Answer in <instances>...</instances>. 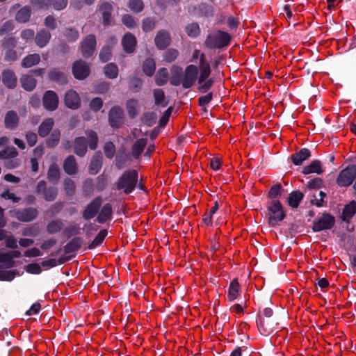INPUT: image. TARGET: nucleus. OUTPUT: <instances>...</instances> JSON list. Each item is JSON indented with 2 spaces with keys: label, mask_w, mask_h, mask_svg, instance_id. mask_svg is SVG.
I'll use <instances>...</instances> for the list:
<instances>
[{
  "label": "nucleus",
  "mask_w": 356,
  "mask_h": 356,
  "mask_svg": "<svg viewBox=\"0 0 356 356\" xmlns=\"http://www.w3.org/2000/svg\"><path fill=\"white\" fill-rule=\"evenodd\" d=\"M198 61L197 70H199V76H197L198 90L202 92H207L213 85L214 81L209 78L211 74L210 63L207 60L206 56L200 50H194L191 61Z\"/></svg>",
  "instance_id": "1"
},
{
  "label": "nucleus",
  "mask_w": 356,
  "mask_h": 356,
  "mask_svg": "<svg viewBox=\"0 0 356 356\" xmlns=\"http://www.w3.org/2000/svg\"><path fill=\"white\" fill-rule=\"evenodd\" d=\"M138 181V172L136 170H129L123 172L116 183L118 190L125 194L131 193L136 188Z\"/></svg>",
  "instance_id": "2"
},
{
  "label": "nucleus",
  "mask_w": 356,
  "mask_h": 356,
  "mask_svg": "<svg viewBox=\"0 0 356 356\" xmlns=\"http://www.w3.org/2000/svg\"><path fill=\"white\" fill-rule=\"evenodd\" d=\"M15 266V261L12 259L8 252H0V280L11 281L15 277V270H7Z\"/></svg>",
  "instance_id": "3"
},
{
  "label": "nucleus",
  "mask_w": 356,
  "mask_h": 356,
  "mask_svg": "<svg viewBox=\"0 0 356 356\" xmlns=\"http://www.w3.org/2000/svg\"><path fill=\"white\" fill-rule=\"evenodd\" d=\"M267 211L269 224L271 226H275L286 216L284 208L278 200L274 199L267 203Z\"/></svg>",
  "instance_id": "4"
},
{
  "label": "nucleus",
  "mask_w": 356,
  "mask_h": 356,
  "mask_svg": "<svg viewBox=\"0 0 356 356\" xmlns=\"http://www.w3.org/2000/svg\"><path fill=\"white\" fill-rule=\"evenodd\" d=\"M230 40L231 37L227 33L218 31L208 35L204 44L209 49H220L227 46Z\"/></svg>",
  "instance_id": "5"
},
{
  "label": "nucleus",
  "mask_w": 356,
  "mask_h": 356,
  "mask_svg": "<svg viewBox=\"0 0 356 356\" xmlns=\"http://www.w3.org/2000/svg\"><path fill=\"white\" fill-rule=\"evenodd\" d=\"M356 177V165H350L342 170L337 179V183L340 186H350Z\"/></svg>",
  "instance_id": "6"
},
{
  "label": "nucleus",
  "mask_w": 356,
  "mask_h": 356,
  "mask_svg": "<svg viewBox=\"0 0 356 356\" xmlns=\"http://www.w3.org/2000/svg\"><path fill=\"white\" fill-rule=\"evenodd\" d=\"M18 10L15 15V20L19 24L28 23L32 15L31 8L29 6H24L21 7L19 3L13 5L10 9V12Z\"/></svg>",
  "instance_id": "7"
},
{
  "label": "nucleus",
  "mask_w": 356,
  "mask_h": 356,
  "mask_svg": "<svg viewBox=\"0 0 356 356\" xmlns=\"http://www.w3.org/2000/svg\"><path fill=\"white\" fill-rule=\"evenodd\" d=\"M182 87L185 89L191 88L197 77V66L195 65H189L186 68L184 72H182Z\"/></svg>",
  "instance_id": "8"
},
{
  "label": "nucleus",
  "mask_w": 356,
  "mask_h": 356,
  "mask_svg": "<svg viewBox=\"0 0 356 356\" xmlns=\"http://www.w3.org/2000/svg\"><path fill=\"white\" fill-rule=\"evenodd\" d=\"M334 218L328 214L323 213L313 224V230L314 232H321L325 229H330L334 225Z\"/></svg>",
  "instance_id": "9"
},
{
  "label": "nucleus",
  "mask_w": 356,
  "mask_h": 356,
  "mask_svg": "<svg viewBox=\"0 0 356 356\" xmlns=\"http://www.w3.org/2000/svg\"><path fill=\"white\" fill-rule=\"evenodd\" d=\"M102 203V200L100 197H97L93 200H92L83 211V218L84 220H88L96 216L99 211Z\"/></svg>",
  "instance_id": "10"
},
{
  "label": "nucleus",
  "mask_w": 356,
  "mask_h": 356,
  "mask_svg": "<svg viewBox=\"0 0 356 356\" xmlns=\"http://www.w3.org/2000/svg\"><path fill=\"white\" fill-rule=\"evenodd\" d=\"M36 192L41 193L44 200L49 202L54 200L58 194L57 188L55 187L47 188L44 181H40L38 183Z\"/></svg>",
  "instance_id": "11"
},
{
  "label": "nucleus",
  "mask_w": 356,
  "mask_h": 356,
  "mask_svg": "<svg viewBox=\"0 0 356 356\" xmlns=\"http://www.w3.org/2000/svg\"><path fill=\"white\" fill-rule=\"evenodd\" d=\"M72 73L76 79L83 80L88 76L90 67L86 62L77 60L73 64Z\"/></svg>",
  "instance_id": "12"
},
{
  "label": "nucleus",
  "mask_w": 356,
  "mask_h": 356,
  "mask_svg": "<svg viewBox=\"0 0 356 356\" xmlns=\"http://www.w3.org/2000/svg\"><path fill=\"white\" fill-rule=\"evenodd\" d=\"M96 47V38L94 35H88L82 41L81 50L83 57L88 58L91 56Z\"/></svg>",
  "instance_id": "13"
},
{
  "label": "nucleus",
  "mask_w": 356,
  "mask_h": 356,
  "mask_svg": "<svg viewBox=\"0 0 356 356\" xmlns=\"http://www.w3.org/2000/svg\"><path fill=\"white\" fill-rule=\"evenodd\" d=\"M38 215L37 209L33 207L19 209L15 211V217L22 222H30L36 218Z\"/></svg>",
  "instance_id": "14"
},
{
  "label": "nucleus",
  "mask_w": 356,
  "mask_h": 356,
  "mask_svg": "<svg viewBox=\"0 0 356 356\" xmlns=\"http://www.w3.org/2000/svg\"><path fill=\"white\" fill-rule=\"evenodd\" d=\"M109 123L113 127H120L123 121V111L120 106L111 108L108 113Z\"/></svg>",
  "instance_id": "15"
},
{
  "label": "nucleus",
  "mask_w": 356,
  "mask_h": 356,
  "mask_svg": "<svg viewBox=\"0 0 356 356\" xmlns=\"http://www.w3.org/2000/svg\"><path fill=\"white\" fill-rule=\"evenodd\" d=\"M171 42L170 33L165 30H160L157 32L154 42L156 47L159 49H164L168 47Z\"/></svg>",
  "instance_id": "16"
},
{
  "label": "nucleus",
  "mask_w": 356,
  "mask_h": 356,
  "mask_svg": "<svg viewBox=\"0 0 356 356\" xmlns=\"http://www.w3.org/2000/svg\"><path fill=\"white\" fill-rule=\"evenodd\" d=\"M58 104V97L54 91H47L43 97V105L49 111H54Z\"/></svg>",
  "instance_id": "17"
},
{
  "label": "nucleus",
  "mask_w": 356,
  "mask_h": 356,
  "mask_svg": "<svg viewBox=\"0 0 356 356\" xmlns=\"http://www.w3.org/2000/svg\"><path fill=\"white\" fill-rule=\"evenodd\" d=\"M65 103L70 108H78L81 105V99L78 93L73 90L67 91L65 96Z\"/></svg>",
  "instance_id": "18"
},
{
  "label": "nucleus",
  "mask_w": 356,
  "mask_h": 356,
  "mask_svg": "<svg viewBox=\"0 0 356 356\" xmlns=\"http://www.w3.org/2000/svg\"><path fill=\"white\" fill-rule=\"evenodd\" d=\"M19 121L17 113L14 111H9L6 113L4 118V126L6 129L14 130L17 127Z\"/></svg>",
  "instance_id": "19"
},
{
  "label": "nucleus",
  "mask_w": 356,
  "mask_h": 356,
  "mask_svg": "<svg viewBox=\"0 0 356 356\" xmlns=\"http://www.w3.org/2000/svg\"><path fill=\"white\" fill-rule=\"evenodd\" d=\"M99 10L102 13L104 24L109 25L111 22V13L113 11L111 3L108 1L102 2L99 5Z\"/></svg>",
  "instance_id": "20"
},
{
  "label": "nucleus",
  "mask_w": 356,
  "mask_h": 356,
  "mask_svg": "<svg viewBox=\"0 0 356 356\" xmlns=\"http://www.w3.org/2000/svg\"><path fill=\"white\" fill-rule=\"evenodd\" d=\"M136 43L137 40L136 37L130 33H126L122 40L123 49L127 53L129 54L133 53L134 51Z\"/></svg>",
  "instance_id": "21"
},
{
  "label": "nucleus",
  "mask_w": 356,
  "mask_h": 356,
  "mask_svg": "<svg viewBox=\"0 0 356 356\" xmlns=\"http://www.w3.org/2000/svg\"><path fill=\"white\" fill-rule=\"evenodd\" d=\"M2 81L6 87L8 88H14L17 86V78L13 70H5L2 72Z\"/></svg>",
  "instance_id": "22"
},
{
  "label": "nucleus",
  "mask_w": 356,
  "mask_h": 356,
  "mask_svg": "<svg viewBox=\"0 0 356 356\" xmlns=\"http://www.w3.org/2000/svg\"><path fill=\"white\" fill-rule=\"evenodd\" d=\"M50 32L44 29L38 31L35 37V42L40 48L45 47L51 39Z\"/></svg>",
  "instance_id": "23"
},
{
  "label": "nucleus",
  "mask_w": 356,
  "mask_h": 356,
  "mask_svg": "<svg viewBox=\"0 0 356 356\" xmlns=\"http://www.w3.org/2000/svg\"><path fill=\"white\" fill-rule=\"evenodd\" d=\"M302 172L305 175H309L312 173L321 175L323 172L322 163L318 160H314L312 161L309 165L305 166L302 168Z\"/></svg>",
  "instance_id": "24"
},
{
  "label": "nucleus",
  "mask_w": 356,
  "mask_h": 356,
  "mask_svg": "<svg viewBox=\"0 0 356 356\" xmlns=\"http://www.w3.org/2000/svg\"><path fill=\"white\" fill-rule=\"evenodd\" d=\"M113 215V209L110 204H106L103 206L97 218V221L99 223L111 220Z\"/></svg>",
  "instance_id": "25"
},
{
  "label": "nucleus",
  "mask_w": 356,
  "mask_h": 356,
  "mask_svg": "<svg viewBox=\"0 0 356 356\" xmlns=\"http://www.w3.org/2000/svg\"><path fill=\"white\" fill-rule=\"evenodd\" d=\"M310 156V151L308 149L303 148L291 155V161L293 163L296 165H301L302 163L308 159Z\"/></svg>",
  "instance_id": "26"
},
{
  "label": "nucleus",
  "mask_w": 356,
  "mask_h": 356,
  "mask_svg": "<svg viewBox=\"0 0 356 356\" xmlns=\"http://www.w3.org/2000/svg\"><path fill=\"white\" fill-rule=\"evenodd\" d=\"M172 76L170 78V83L175 86H182V68L179 66H172L171 68Z\"/></svg>",
  "instance_id": "27"
},
{
  "label": "nucleus",
  "mask_w": 356,
  "mask_h": 356,
  "mask_svg": "<svg viewBox=\"0 0 356 356\" xmlns=\"http://www.w3.org/2000/svg\"><path fill=\"white\" fill-rule=\"evenodd\" d=\"M74 151V153L79 156H83L86 154L87 152V143L84 137L75 138Z\"/></svg>",
  "instance_id": "28"
},
{
  "label": "nucleus",
  "mask_w": 356,
  "mask_h": 356,
  "mask_svg": "<svg viewBox=\"0 0 356 356\" xmlns=\"http://www.w3.org/2000/svg\"><path fill=\"white\" fill-rule=\"evenodd\" d=\"M147 144V138H140L137 140L133 145L131 148V154L134 158L138 159L144 149L145 148Z\"/></svg>",
  "instance_id": "29"
},
{
  "label": "nucleus",
  "mask_w": 356,
  "mask_h": 356,
  "mask_svg": "<svg viewBox=\"0 0 356 356\" xmlns=\"http://www.w3.org/2000/svg\"><path fill=\"white\" fill-rule=\"evenodd\" d=\"M102 165V154L99 152H97L95 154V155L92 156L90 168H89V172L92 175H96L99 170L101 169Z\"/></svg>",
  "instance_id": "30"
},
{
  "label": "nucleus",
  "mask_w": 356,
  "mask_h": 356,
  "mask_svg": "<svg viewBox=\"0 0 356 356\" xmlns=\"http://www.w3.org/2000/svg\"><path fill=\"white\" fill-rule=\"evenodd\" d=\"M20 82L22 88L27 91H32L36 86V80L31 74L22 76Z\"/></svg>",
  "instance_id": "31"
},
{
  "label": "nucleus",
  "mask_w": 356,
  "mask_h": 356,
  "mask_svg": "<svg viewBox=\"0 0 356 356\" xmlns=\"http://www.w3.org/2000/svg\"><path fill=\"white\" fill-rule=\"evenodd\" d=\"M40 61V56L38 54H29L25 56L21 63V65L24 68L31 67Z\"/></svg>",
  "instance_id": "32"
},
{
  "label": "nucleus",
  "mask_w": 356,
  "mask_h": 356,
  "mask_svg": "<svg viewBox=\"0 0 356 356\" xmlns=\"http://www.w3.org/2000/svg\"><path fill=\"white\" fill-rule=\"evenodd\" d=\"M355 213L356 202L355 201H351L348 204L345 206L342 212L341 218L343 221L348 222Z\"/></svg>",
  "instance_id": "33"
},
{
  "label": "nucleus",
  "mask_w": 356,
  "mask_h": 356,
  "mask_svg": "<svg viewBox=\"0 0 356 356\" xmlns=\"http://www.w3.org/2000/svg\"><path fill=\"white\" fill-rule=\"evenodd\" d=\"M63 168L68 175H74L77 172V164L73 156H69L64 162Z\"/></svg>",
  "instance_id": "34"
},
{
  "label": "nucleus",
  "mask_w": 356,
  "mask_h": 356,
  "mask_svg": "<svg viewBox=\"0 0 356 356\" xmlns=\"http://www.w3.org/2000/svg\"><path fill=\"white\" fill-rule=\"evenodd\" d=\"M54 122L52 118L45 119L38 128V134L41 137H45L52 129Z\"/></svg>",
  "instance_id": "35"
},
{
  "label": "nucleus",
  "mask_w": 356,
  "mask_h": 356,
  "mask_svg": "<svg viewBox=\"0 0 356 356\" xmlns=\"http://www.w3.org/2000/svg\"><path fill=\"white\" fill-rule=\"evenodd\" d=\"M240 291V285L237 279H234L229 284L227 298L229 301H233L237 298Z\"/></svg>",
  "instance_id": "36"
},
{
  "label": "nucleus",
  "mask_w": 356,
  "mask_h": 356,
  "mask_svg": "<svg viewBox=\"0 0 356 356\" xmlns=\"http://www.w3.org/2000/svg\"><path fill=\"white\" fill-rule=\"evenodd\" d=\"M303 197L304 194L302 192L299 191H293L288 197V204L293 208H297Z\"/></svg>",
  "instance_id": "37"
},
{
  "label": "nucleus",
  "mask_w": 356,
  "mask_h": 356,
  "mask_svg": "<svg viewBox=\"0 0 356 356\" xmlns=\"http://www.w3.org/2000/svg\"><path fill=\"white\" fill-rule=\"evenodd\" d=\"M83 240L81 238H74L65 245L64 248L65 252L68 254L77 250L81 246Z\"/></svg>",
  "instance_id": "38"
},
{
  "label": "nucleus",
  "mask_w": 356,
  "mask_h": 356,
  "mask_svg": "<svg viewBox=\"0 0 356 356\" xmlns=\"http://www.w3.org/2000/svg\"><path fill=\"white\" fill-rule=\"evenodd\" d=\"M47 178L49 181L56 183L60 179V169L56 163H52L48 170Z\"/></svg>",
  "instance_id": "39"
},
{
  "label": "nucleus",
  "mask_w": 356,
  "mask_h": 356,
  "mask_svg": "<svg viewBox=\"0 0 356 356\" xmlns=\"http://www.w3.org/2000/svg\"><path fill=\"white\" fill-rule=\"evenodd\" d=\"M156 69V63L153 58H148L145 59L143 64V70L144 73L148 76H151L154 74Z\"/></svg>",
  "instance_id": "40"
},
{
  "label": "nucleus",
  "mask_w": 356,
  "mask_h": 356,
  "mask_svg": "<svg viewBox=\"0 0 356 356\" xmlns=\"http://www.w3.org/2000/svg\"><path fill=\"white\" fill-rule=\"evenodd\" d=\"M168 79V72L166 68H161L157 72L155 76V82L157 86H161L165 85Z\"/></svg>",
  "instance_id": "41"
},
{
  "label": "nucleus",
  "mask_w": 356,
  "mask_h": 356,
  "mask_svg": "<svg viewBox=\"0 0 356 356\" xmlns=\"http://www.w3.org/2000/svg\"><path fill=\"white\" fill-rule=\"evenodd\" d=\"M64 224L60 220H54L49 222L47 226L48 233L53 234L59 232L63 228Z\"/></svg>",
  "instance_id": "42"
},
{
  "label": "nucleus",
  "mask_w": 356,
  "mask_h": 356,
  "mask_svg": "<svg viewBox=\"0 0 356 356\" xmlns=\"http://www.w3.org/2000/svg\"><path fill=\"white\" fill-rule=\"evenodd\" d=\"M18 155V152L14 147H7L0 152V159L9 160L15 158Z\"/></svg>",
  "instance_id": "43"
},
{
  "label": "nucleus",
  "mask_w": 356,
  "mask_h": 356,
  "mask_svg": "<svg viewBox=\"0 0 356 356\" xmlns=\"http://www.w3.org/2000/svg\"><path fill=\"white\" fill-rule=\"evenodd\" d=\"M49 79L52 81L65 83L67 81L65 74L57 69L51 70L49 73Z\"/></svg>",
  "instance_id": "44"
},
{
  "label": "nucleus",
  "mask_w": 356,
  "mask_h": 356,
  "mask_svg": "<svg viewBox=\"0 0 356 356\" xmlns=\"http://www.w3.org/2000/svg\"><path fill=\"white\" fill-rule=\"evenodd\" d=\"M60 132L58 129H54L50 136L47 140L46 144L48 147L52 148L56 147L60 140Z\"/></svg>",
  "instance_id": "45"
},
{
  "label": "nucleus",
  "mask_w": 356,
  "mask_h": 356,
  "mask_svg": "<svg viewBox=\"0 0 356 356\" xmlns=\"http://www.w3.org/2000/svg\"><path fill=\"white\" fill-rule=\"evenodd\" d=\"M104 71L105 75L109 79H115L118 75V68L114 63L107 64Z\"/></svg>",
  "instance_id": "46"
},
{
  "label": "nucleus",
  "mask_w": 356,
  "mask_h": 356,
  "mask_svg": "<svg viewBox=\"0 0 356 356\" xmlns=\"http://www.w3.org/2000/svg\"><path fill=\"white\" fill-rule=\"evenodd\" d=\"M107 235V230L106 229H102L101 230L99 234L96 236V237L94 238V240L89 244L88 248L90 249H93L102 243L104 238H106Z\"/></svg>",
  "instance_id": "47"
},
{
  "label": "nucleus",
  "mask_w": 356,
  "mask_h": 356,
  "mask_svg": "<svg viewBox=\"0 0 356 356\" xmlns=\"http://www.w3.org/2000/svg\"><path fill=\"white\" fill-rule=\"evenodd\" d=\"M154 97L155 104L156 105H161L163 107L166 106L167 103L165 102V94L162 89L154 90Z\"/></svg>",
  "instance_id": "48"
},
{
  "label": "nucleus",
  "mask_w": 356,
  "mask_h": 356,
  "mask_svg": "<svg viewBox=\"0 0 356 356\" xmlns=\"http://www.w3.org/2000/svg\"><path fill=\"white\" fill-rule=\"evenodd\" d=\"M129 8L134 13H140L144 9V3L142 0H129Z\"/></svg>",
  "instance_id": "49"
},
{
  "label": "nucleus",
  "mask_w": 356,
  "mask_h": 356,
  "mask_svg": "<svg viewBox=\"0 0 356 356\" xmlns=\"http://www.w3.org/2000/svg\"><path fill=\"white\" fill-rule=\"evenodd\" d=\"M30 3L36 10H46L49 8L51 0H30Z\"/></svg>",
  "instance_id": "50"
},
{
  "label": "nucleus",
  "mask_w": 356,
  "mask_h": 356,
  "mask_svg": "<svg viewBox=\"0 0 356 356\" xmlns=\"http://www.w3.org/2000/svg\"><path fill=\"white\" fill-rule=\"evenodd\" d=\"M86 134L88 139V145L91 149H95L97 147L98 137L97 134L92 130L87 131Z\"/></svg>",
  "instance_id": "51"
},
{
  "label": "nucleus",
  "mask_w": 356,
  "mask_h": 356,
  "mask_svg": "<svg viewBox=\"0 0 356 356\" xmlns=\"http://www.w3.org/2000/svg\"><path fill=\"white\" fill-rule=\"evenodd\" d=\"M187 35L191 38L197 36L200 33L199 25L197 23H191L186 26Z\"/></svg>",
  "instance_id": "52"
},
{
  "label": "nucleus",
  "mask_w": 356,
  "mask_h": 356,
  "mask_svg": "<svg viewBox=\"0 0 356 356\" xmlns=\"http://www.w3.org/2000/svg\"><path fill=\"white\" fill-rule=\"evenodd\" d=\"M156 26V21L154 19L147 17L143 19L142 24V29L145 32H148L153 30Z\"/></svg>",
  "instance_id": "53"
},
{
  "label": "nucleus",
  "mask_w": 356,
  "mask_h": 356,
  "mask_svg": "<svg viewBox=\"0 0 356 356\" xmlns=\"http://www.w3.org/2000/svg\"><path fill=\"white\" fill-rule=\"evenodd\" d=\"M64 35L69 42H74L79 36V32L72 28H67L65 30Z\"/></svg>",
  "instance_id": "54"
},
{
  "label": "nucleus",
  "mask_w": 356,
  "mask_h": 356,
  "mask_svg": "<svg viewBox=\"0 0 356 356\" xmlns=\"http://www.w3.org/2000/svg\"><path fill=\"white\" fill-rule=\"evenodd\" d=\"M64 189L68 195H73L75 193L76 186L71 179H65L64 181Z\"/></svg>",
  "instance_id": "55"
},
{
  "label": "nucleus",
  "mask_w": 356,
  "mask_h": 356,
  "mask_svg": "<svg viewBox=\"0 0 356 356\" xmlns=\"http://www.w3.org/2000/svg\"><path fill=\"white\" fill-rule=\"evenodd\" d=\"M179 52L175 49H170L164 54V60L168 63L175 61L178 57Z\"/></svg>",
  "instance_id": "56"
},
{
  "label": "nucleus",
  "mask_w": 356,
  "mask_h": 356,
  "mask_svg": "<svg viewBox=\"0 0 356 356\" xmlns=\"http://www.w3.org/2000/svg\"><path fill=\"white\" fill-rule=\"evenodd\" d=\"M20 54H17L14 49H6L4 59L8 62H14L18 59Z\"/></svg>",
  "instance_id": "57"
},
{
  "label": "nucleus",
  "mask_w": 356,
  "mask_h": 356,
  "mask_svg": "<svg viewBox=\"0 0 356 356\" xmlns=\"http://www.w3.org/2000/svg\"><path fill=\"white\" fill-rule=\"evenodd\" d=\"M17 44V40L14 37H9L8 38H5L2 42V46L4 49H15Z\"/></svg>",
  "instance_id": "58"
},
{
  "label": "nucleus",
  "mask_w": 356,
  "mask_h": 356,
  "mask_svg": "<svg viewBox=\"0 0 356 356\" xmlns=\"http://www.w3.org/2000/svg\"><path fill=\"white\" fill-rule=\"evenodd\" d=\"M104 153L107 158L112 159L115 153V147L112 142H107L104 145Z\"/></svg>",
  "instance_id": "59"
},
{
  "label": "nucleus",
  "mask_w": 356,
  "mask_h": 356,
  "mask_svg": "<svg viewBox=\"0 0 356 356\" xmlns=\"http://www.w3.org/2000/svg\"><path fill=\"white\" fill-rule=\"evenodd\" d=\"M0 197L5 200H10L13 203H17L21 200V197L16 196L13 193H10L8 189L5 190L0 195Z\"/></svg>",
  "instance_id": "60"
},
{
  "label": "nucleus",
  "mask_w": 356,
  "mask_h": 356,
  "mask_svg": "<svg viewBox=\"0 0 356 356\" xmlns=\"http://www.w3.org/2000/svg\"><path fill=\"white\" fill-rule=\"evenodd\" d=\"M282 191V186L280 184H275L273 186L269 192L268 197L270 198H275L281 195V192Z\"/></svg>",
  "instance_id": "61"
},
{
  "label": "nucleus",
  "mask_w": 356,
  "mask_h": 356,
  "mask_svg": "<svg viewBox=\"0 0 356 356\" xmlns=\"http://www.w3.org/2000/svg\"><path fill=\"white\" fill-rule=\"evenodd\" d=\"M111 56V51L108 46L104 47L99 54V58L102 62H106L110 60Z\"/></svg>",
  "instance_id": "62"
},
{
  "label": "nucleus",
  "mask_w": 356,
  "mask_h": 356,
  "mask_svg": "<svg viewBox=\"0 0 356 356\" xmlns=\"http://www.w3.org/2000/svg\"><path fill=\"white\" fill-rule=\"evenodd\" d=\"M138 102L136 99H129L127 102V108L130 115L134 116L136 113Z\"/></svg>",
  "instance_id": "63"
},
{
  "label": "nucleus",
  "mask_w": 356,
  "mask_h": 356,
  "mask_svg": "<svg viewBox=\"0 0 356 356\" xmlns=\"http://www.w3.org/2000/svg\"><path fill=\"white\" fill-rule=\"evenodd\" d=\"M323 184V180L321 178H314L307 182V187L309 189H318Z\"/></svg>",
  "instance_id": "64"
}]
</instances>
